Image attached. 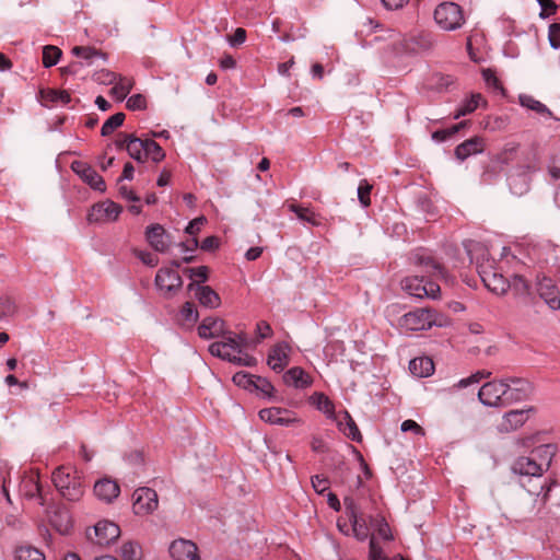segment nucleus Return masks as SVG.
<instances>
[{
  "instance_id": "1",
  "label": "nucleus",
  "mask_w": 560,
  "mask_h": 560,
  "mask_svg": "<svg viewBox=\"0 0 560 560\" xmlns=\"http://www.w3.org/2000/svg\"><path fill=\"white\" fill-rule=\"evenodd\" d=\"M52 482L60 494L69 501H79L85 492L81 472L71 465L56 468L52 472Z\"/></svg>"
},
{
  "instance_id": "2",
  "label": "nucleus",
  "mask_w": 560,
  "mask_h": 560,
  "mask_svg": "<svg viewBox=\"0 0 560 560\" xmlns=\"http://www.w3.org/2000/svg\"><path fill=\"white\" fill-rule=\"evenodd\" d=\"M387 34L385 38L390 40L393 49L397 54H418L430 50L434 45L433 36L430 32H417L402 36L394 30H388Z\"/></svg>"
},
{
  "instance_id": "3",
  "label": "nucleus",
  "mask_w": 560,
  "mask_h": 560,
  "mask_svg": "<svg viewBox=\"0 0 560 560\" xmlns=\"http://www.w3.org/2000/svg\"><path fill=\"white\" fill-rule=\"evenodd\" d=\"M448 325V318L431 308H418L400 317L399 326L407 331L430 329Z\"/></svg>"
},
{
  "instance_id": "4",
  "label": "nucleus",
  "mask_w": 560,
  "mask_h": 560,
  "mask_svg": "<svg viewBox=\"0 0 560 560\" xmlns=\"http://www.w3.org/2000/svg\"><path fill=\"white\" fill-rule=\"evenodd\" d=\"M434 20L444 31H455L465 23L463 9L455 2H442L434 10Z\"/></svg>"
},
{
  "instance_id": "5",
  "label": "nucleus",
  "mask_w": 560,
  "mask_h": 560,
  "mask_svg": "<svg viewBox=\"0 0 560 560\" xmlns=\"http://www.w3.org/2000/svg\"><path fill=\"white\" fill-rule=\"evenodd\" d=\"M247 346L248 339L246 335L238 334L237 336L233 337L231 334H229V336H223L222 341L212 342L209 346V351L212 355L232 362L233 359L236 358V353H241V347Z\"/></svg>"
},
{
  "instance_id": "6",
  "label": "nucleus",
  "mask_w": 560,
  "mask_h": 560,
  "mask_svg": "<svg viewBox=\"0 0 560 560\" xmlns=\"http://www.w3.org/2000/svg\"><path fill=\"white\" fill-rule=\"evenodd\" d=\"M402 290L415 298L436 299L440 293V285L434 281L425 280L424 276H410L401 280Z\"/></svg>"
},
{
  "instance_id": "7",
  "label": "nucleus",
  "mask_w": 560,
  "mask_h": 560,
  "mask_svg": "<svg viewBox=\"0 0 560 560\" xmlns=\"http://www.w3.org/2000/svg\"><path fill=\"white\" fill-rule=\"evenodd\" d=\"M506 393H509V387H506L504 378L491 381L481 386L478 398L486 406L500 407L509 405Z\"/></svg>"
},
{
  "instance_id": "8",
  "label": "nucleus",
  "mask_w": 560,
  "mask_h": 560,
  "mask_svg": "<svg viewBox=\"0 0 560 560\" xmlns=\"http://www.w3.org/2000/svg\"><path fill=\"white\" fill-rule=\"evenodd\" d=\"M120 536V528L117 524L103 520L95 524L93 528L86 530L88 539L100 547H107Z\"/></svg>"
},
{
  "instance_id": "9",
  "label": "nucleus",
  "mask_w": 560,
  "mask_h": 560,
  "mask_svg": "<svg viewBox=\"0 0 560 560\" xmlns=\"http://www.w3.org/2000/svg\"><path fill=\"white\" fill-rule=\"evenodd\" d=\"M121 211L122 208L112 200L101 201L91 208L88 214V221L90 223H105L116 221Z\"/></svg>"
},
{
  "instance_id": "10",
  "label": "nucleus",
  "mask_w": 560,
  "mask_h": 560,
  "mask_svg": "<svg viewBox=\"0 0 560 560\" xmlns=\"http://www.w3.org/2000/svg\"><path fill=\"white\" fill-rule=\"evenodd\" d=\"M133 512L138 515H147L156 510L159 500L156 492L151 488H139L133 492Z\"/></svg>"
},
{
  "instance_id": "11",
  "label": "nucleus",
  "mask_w": 560,
  "mask_h": 560,
  "mask_svg": "<svg viewBox=\"0 0 560 560\" xmlns=\"http://www.w3.org/2000/svg\"><path fill=\"white\" fill-rule=\"evenodd\" d=\"M259 418L267 423L284 427L301 422L295 412L280 407L261 409L259 411Z\"/></svg>"
},
{
  "instance_id": "12",
  "label": "nucleus",
  "mask_w": 560,
  "mask_h": 560,
  "mask_svg": "<svg viewBox=\"0 0 560 560\" xmlns=\"http://www.w3.org/2000/svg\"><path fill=\"white\" fill-rule=\"evenodd\" d=\"M536 293L551 311L560 310V291L550 278L542 277L537 280Z\"/></svg>"
},
{
  "instance_id": "13",
  "label": "nucleus",
  "mask_w": 560,
  "mask_h": 560,
  "mask_svg": "<svg viewBox=\"0 0 560 560\" xmlns=\"http://www.w3.org/2000/svg\"><path fill=\"white\" fill-rule=\"evenodd\" d=\"M156 287L171 296L175 294L183 285L182 277L172 268H161L155 276Z\"/></svg>"
},
{
  "instance_id": "14",
  "label": "nucleus",
  "mask_w": 560,
  "mask_h": 560,
  "mask_svg": "<svg viewBox=\"0 0 560 560\" xmlns=\"http://www.w3.org/2000/svg\"><path fill=\"white\" fill-rule=\"evenodd\" d=\"M478 272L483 284L495 294H504L509 290V280L498 273L491 266H478Z\"/></svg>"
},
{
  "instance_id": "15",
  "label": "nucleus",
  "mask_w": 560,
  "mask_h": 560,
  "mask_svg": "<svg viewBox=\"0 0 560 560\" xmlns=\"http://www.w3.org/2000/svg\"><path fill=\"white\" fill-rule=\"evenodd\" d=\"M71 168L93 189L102 192L105 191L106 185L103 177L92 166L82 161H74L71 164Z\"/></svg>"
},
{
  "instance_id": "16",
  "label": "nucleus",
  "mask_w": 560,
  "mask_h": 560,
  "mask_svg": "<svg viewBox=\"0 0 560 560\" xmlns=\"http://www.w3.org/2000/svg\"><path fill=\"white\" fill-rule=\"evenodd\" d=\"M170 555L173 560H200L197 545L187 539H176L170 546Z\"/></svg>"
},
{
  "instance_id": "17",
  "label": "nucleus",
  "mask_w": 560,
  "mask_h": 560,
  "mask_svg": "<svg viewBox=\"0 0 560 560\" xmlns=\"http://www.w3.org/2000/svg\"><path fill=\"white\" fill-rule=\"evenodd\" d=\"M504 383L509 387L508 402L521 401L529 397L533 392L532 384L524 378L520 377H505Z\"/></svg>"
},
{
  "instance_id": "18",
  "label": "nucleus",
  "mask_w": 560,
  "mask_h": 560,
  "mask_svg": "<svg viewBox=\"0 0 560 560\" xmlns=\"http://www.w3.org/2000/svg\"><path fill=\"white\" fill-rule=\"evenodd\" d=\"M145 237L151 247L160 253H164L171 245V236L160 224H152L147 228Z\"/></svg>"
},
{
  "instance_id": "19",
  "label": "nucleus",
  "mask_w": 560,
  "mask_h": 560,
  "mask_svg": "<svg viewBox=\"0 0 560 560\" xmlns=\"http://www.w3.org/2000/svg\"><path fill=\"white\" fill-rule=\"evenodd\" d=\"M512 470L521 476L540 478L545 470L530 454L517 457L512 464Z\"/></svg>"
},
{
  "instance_id": "20",
  "label": "nucleus",
  "mask_w": 560,
  "mask_h": 560,
  "mask_svg": "<svg viewBox=\"0 0 560 560\" xmlns=\"http://www.w3.org/2000/svg\"><path fill=\"white\" fill-rule=\"evenodd\" d=\"M532 410V408L515 409L506 412L498 427L499 431L508 433L521 428L528 420Z\"/></svg>"
},
{
  "instance_id": "21",
  "label": "nucleus",
  "mask_w": 560,
  "mask_h": 560,
  "mask_svg": "<svg viewBox=\"0 0 560 560\" xmlns=\"http://www.w3.org/2000/svg\"><path fill=\"white\" fill-rule=\"evenodd\" d=\"M291 348L285 342L277 343L268 354L267 363L276 372H281L289 364Z\"/></svg>"
},
{
  "instance_id": "22",
  "label": "nucleus",
  "mask_w": 560,
  "mask_h": 560,
  "mask_svg": "<svg viewBox=\"0 0 560 560\" xmlns=\"http://www.w3.org/2000/svg\"><path fill=\"white\" fill-rule=\"evenodd\" d=\"M225 323L218 317H206L198 326V335L203 339L225 336Z\"/></svg>"
},
{
  "instance_id": "23",
  "label": "nucleus",
  "mask_w": 560,
  "mask_h": 560,
  "mask_svg": "<svg viewBox=\"0 0 560 560\" xmlns=\"http://www.w3.org/2000/svg\"><path fill=\"white\" fill-rule=\"evenodd\" d=\"M486 141L482 137L475 136L460 144L455 149V156L464 161L472 154L481 153L485 150Z\"/></svg>"
},
{
  "instance_id": "24",
  "label": "nucleus",
  "mask_w": 560,
  "mask_h": 560,
  "mask_svg": "<svg viewBox=\"0 0 560 560\" xmlns=\"http://www.w3.org/2000/svg\"><path fill=\"white\" fill-rule=\"evenodd\" d=\"M189 291H196V296L199 303L206 307L215 308L220 305L221 300L219 294L208 285H197L195 282H191L188 285Z\"/></svg>"
},
{
  "instance_id": "25",
  "label": "nucleus",
  "mask_w": 560,
  "mask_h": 560,
  "mask_svg": "<svg viewBox=\"0 0 560 560\" xmlns=\"http://www.w3.org/2000/svg\"><path fill=\"white\" fill-rule=\"evenodd\" d=\"M119 492L118 483L108 478L98 480L94 486L95 495L105 502H112L118 497Z\"/></svg>"
},
{
  "instance_id": "26",
  "label": "nucleus",
  "mask_w": 560,
  "mask_h": 560,
  "mask_svg": "<svg viewBox=\"0 0 560 560\" xmlns=\"http://www.w3.org/2000/svg\"><path fill=\"white\" fill-rule=\"evenodd\" d=\"M283 381L287 385L295 388H307L313 383L311 375L299 366L288 370L283 375Z\"/></svg>"
},
{
  "instance_id": "27",
  "label": "nucleus",
  "mask_w": 560,
  "mask_h": 560,
  "mask_svg": "<svg viewBox=\"0 0 560 560\" xmlns=\"http://www.w3.org/2000/svg\"><path fill=\"white\" fill-rule=\"evenodd\" d=\"M555 454L556 446L553 444H541L530 452V456L537 460L545 471L549 469Z\"/></svg>"
},
{
  "instance_id": "28",
  "label": "nucleus",
  "mask_w": 560,
  "mask_h": 560,
  "mask_svg": "<svg viewBox=\"0 0 560 560\" xmlns=\"http://www.w3.org/2000/svg\"><path fill=\"white\" fill-rule=\"evenodd\" d=\"M409 370L416 376L427 377L434 372V363L428 357L416 358L410 361Z\"/></svg>"
},
{
  "instance_id": "29",
  "label": "nucleus",
  "mask_w": 560,
  "mask_h": 560,
  "mask_svg": "<svg viewBox=\"0 0 560 560\" xmlns=\"http://www.w3.org/2000/svg\"><path fill=\"white\" fill-rule=\"evenodd\" d=\"M40 98L45 106H49L55 103L68 104L71 101V96L68 91L54 89L40 90Z\"/></svg>"
},
{
  "instance_id": "30",
  "label": "nucleus",
  "mask_w": 560,
  "mask_h": 560,
  "mask_svg": "<svg viewBox=\"0 0 560 560\" xmlns=\"http://www.w3.org/2000/svg\"><path fill=\"white\" fill-rule=\"evenodd\" d=\"M417 264L424 268V272L436 278H446L444 267L431 256L417 255Z\"/></svg>"
},
{
  "instance_id": "31",
  "label": "nucleus",
  "mask_w": 560,
  "mask_h": 560,
  "mask_svg": "<svg viewBox=\"0 0 560 560\" xmlns=\"http://www.w3.org/2000/svg\"><path fill=\"white\" fill-rule=\"evenodd\" d=\"M133 79L119 74L118 79L113 84L114 86L110 89L109 94L116 97L117 101L121 102L130 93L131 89L133 88Z\"/></svg>"
},
{
  "instance_id": "32",
  "label": "nucleus",
  "mask_w": 560,
  "mask_h": 560,
  "mask_svg": "<svg viewBox=\"0 0 560 560\" xmlns=\"http://www.w3.org/2000/svg\"><path fill=\"white\" fill-rule=\"evenodd\" d=\"M338 427L347 438L355 442L361 441L362 435L348 411H345L343 416L338 420Z\"/></svg>"
},
{
  "instance_id": "33",
  "label": "nucleus",
  "mask_w": 560,
  "mask_h": 560,
  "mask_svg": "<svg viewBox=\"0 0 560 560\" xmlns=\"http://www.w3.org/2000/svg\"><path fill=\"white\" fill-rule=\"evenodd\" d=\"M72 54L77 57L83 58L88 61V65H92L94 59H102L106 61L107 55L91 46H74Z\"/></svg>"
},
{
  "instance_id": "34",
  "label": "nucleus",
  "mask_w": 560,
  "mask_h": 560,
  "mask_svg": "<svg viewBox=\"0 0 560 560\" xmlns=\"http://www.w3.org/2000/svg\"><path fill=\"white\" fill-rule=\"evenodd\" d=\"M481 102L486 104V101L480 93L472 94L456 109L454 113V119H458L462 116L474 113L479 107Z\"/></svg>"
},
{
  "instance_id": "35",
  "label": "nucleus",
  "mask_w": 560,
  "mask_h": 560,
  "mask_svg": "<svg viewBox=\"0 0 560 560\" xmlns=\"http://www.w3.org/2000/svg\"><path fill=\"white\" fill-rule=\"evenodd\" d=\"M350 522L352 525V532L354 536L360 540H364L369 535V528L364 516L358 514L354 509H351Z\"/></svg>"
},
{
  "instance_id": "36",
  "label": "nucleus",
  "mask_w": 560,
  "mask_h": 560,
  "mask_svg": "<svg viewBox=\"0 0 560 560\" xmlns=\"http://www.w3.org/2000/svg\"><path fill=\"white\" fill-rule=\"evenodd\" d=\"M22 490L25 497L35 498L38 497L39 504L44 505L45 500L42 494V486L36 476L27 477L22 483Z\"/></svg>"
},
{
  "instance_id": "37",
  "label": "nucleus",
  "mask_w": 560,
  "mask_h": 560,
  "mask_svg": "<svg viewBox=\"0 0 560 560\" xmlns=\"http://www.w3.org/2000/svg\"><path fill=\"white\" fill-rule=\"evenodd\" d=\"M289 208L301 221L307 222L314 226H318L320 224V217L312 209L299 205H290Z\"/></svg>"
},
{
  "instance_id": "38",
  "label": "nucleus",
  "mask_w": 560,
  "mask_h": 560,
  "mask_svg": "<svg viewBox=\"0 0 560 560\" xmlns=\"http://www.w3.org/2000/svg\"><path fill=\"white\" fill-rule=\"evenodd\" d=\"M198 312L195 307V304L191 302H186L179 312V323L185 327H191L198 319Z\"/></svg>"
},
{
  "instance_id": "39",
  "label": "nucleus",
  "mask_w": 560,
  "mask_h": 560,
  "mask_svg": "<svg viewBox=\"0 0 560 560\" xmlns=\"http://www.w3.org/2000/svg\"><path fill=\"white\" fill-rule=\"evenodd\" d=\"M144 149L145 140L137 137H131V140L127 143V152L129 155L138 162H144Z\"/></svg>"
},
{
  "instance_id": "40",
  "label": "nucleus",
  "mask_w": 560,
  "mask_h": 560,
  "mask_svg": "<svg viewBox=\"0 0 560 560\" xmlns=\"http://www.w3.org/2000/svg\"><path fill=\"white\" fill-rule=\"evenodd\" d=\"M15 560H45V556L42 550L25 545L15 549Z\"/></svg>"
},
{
  "instance_id": "41",
  "label": "nucleus",
  "mask_w": 560,
  "mask_h": 560,
  "mask_svg": "<svg viewBox=\"0 0 560 560\" xmlns=\"http://www.w3.org/2000/svg\"><path fill=\"white\" fill-rule=\"evenodd\" d=\"M311 402L316 406V408L324 413L331 417L334 415V404L329 400V398L323 393H314L310 397Z\"/></svg>"
},
{
  "instance_id": "42",
  "label": "nucleus",
  "mask_w": 560,
  "mask_h": 560,
  "mask_svg": "<svg viewBox=\"0 0 560 560\" xmlns=\"http://www.w3.org/2000/svg\"><path fill=\"white\" fill-rule=\"evenodd\" d=\"M520 104L523 107L534 110L540 115L551 116V112L548 109V107L530 95H520Z\"/></svg>"
},
{
  "instance_id": "43",
  "label": "nucleus",
  "mask_w": 560,
  "mask_h": 560,
  "mask_svg": "<svg viewBox=\"0 0 560 560\" xmlns=\"http://www.w3.org/2000/svg\"><path fill=\"white\" fill-rule=\"evenodd\" d=\"M62 51L57 46L47 45L43 48V66L45 68H50L58 63Z\"/></svg>"
},
{
  "instance_id": "44",
  "label": "nucleus",
  "mask_w": 560,
  "mask_h": 560,
  "mask_svg": "<svg viewBox=\"0 0 560 560\" xmlns=\"http://www.w3.org/2000/svg\"><path fill=\"white\" fill-rule=\"evenodd\" d=\"M468 125V120L460 121L450 128L436 130L432 133V139L436 142H443L447 139L452 138L455 133H457L462 128Z\"/></svg>"
},
{
  "instance_id": "45",
  "label": "nucleus",
  "mask_w": 560,
  "mask_h": 560,
  "mask_svg": "<svg viewBox=\"0 0 560 560\" xmlns=\"http://www.w3.org/2000/svg\"><path fill=\"white\" fill-rule=\"evenodd\" d=\"M125 114L124 113H117L113 116H110L102 126L101 135L103 137H107L112 135L118 127H120L124 124L125 120Z\"/></svg>"
},
{
  "instance_id": "46",
  "label": "nucleus",
  "mask_w": 560,
  "mask_h": 560,
  "mask_svg": "<svg viewBox=\"0 0 560 560\" xmlns=\"http://www.w3.org/2000/svg\"><path fill=\"white\" fill-rule=\"evenodd\" d=\"M148 158H151L154 162H160L165 158V153L160 144L151 139L145 140L144 161Z\"/></svg>"
},
{
  "instance_id": "47",
  "label": "nucleus",
  "mask_w": 560,
  "mask_h": 560,
  "mask_svg": "<svg viewBox=\"0 0 560 560\" xmlns=\"http://www.w3.org/2000/svg\"><path fill=\"white\" fill-rule=\"evenodd\" d=\"M509 289L512 290L516 295L529 294V283L523 276L520 275H514L512 279L509 280Z\"/></svg>"
},
{
  "instance_id": "48",
  "label": "nucleus",
  "mask_w": 560,
  "mask_h": 560,
  "mask_svg": "<svg viewBox=\"0 0 560 560\" xmlns=\"http://www.w3.org/2000/svg\"><path fill=\"white\" fill-rule=\"evenodd\" d=\"M491 374L492 373L490 371H486V370L478 371L466 378H462L456 384H454L453 387L458 388V389L466 388L469 385L479 383L483 378H489L491 376Z\"/></svg>"
},
{
  "instance_id": "49",
  "label": "nucleus",
  "mask_w": 560,
  "mask_h": 560,
  "mask_svg": "<svg viewBox=\"0 0 560 560\" xmlns=\"http://www.w3.org/2000/svg\"><path fill=\"white\" fill-rule=\"evenodd\" d=\"M556 486V482H540L538 487H535L534 489H528V492L533 495H536L537 498L540 497L541 505H545L551 495L552 488Z\"/></svg>"
},
{
  "instance_id": "50",
  "label": "nucleus",
  "mask_w": 560,
  "mask_h": 560,
  "mask_svg": "<svg viewBox=\"0 0 560 560\" xmlns=\"http://www.w3.org/2000/svg\"><path fill=\"white\" fill-rule=\"evenodd\" d=\"M141 548L131 541L125 542L120 549L122 560H141Z\"/></svg>"
},
{
  "instance_id": "51",
  "label": "nucleus",
  "mask_w": 560,
  "mask_h": 560,
  "mask_svg": "<svg viewBox=\"0 0 560 560\" xmlns=\"http://www.w3.org/2000/svg\"><path fill=\"white\" fill-rule=\"evenodd\" d=\"M372 190V185L369 184L366 179H362L358 187V198L360 203L363 207H369L371 203L370 194Z\"/></svg>"
},
{
  "instance_id": "52",
  "label": "nucleus",
  "mask_w": 560,
  "mask_h": 560,
  "mask_svg": "<svg viewBox=\"0 0 560 560\" xmlns=\"http://www.w3.org/2000/svg\"><path fill=\"white\" fill-rule=\"evenodd\" d=\"M118 75L119 74H117L113 71L103 69L93 74V80L100 84L110 85L116 82V80L118 79Z\"/></svg>"
},
{
  "instance_id": "53",
  "label": "nucleus",
  "mask_w": 560,
  "mask_h": 560,
  "mask_svg": "<svg viewBox=\"0 0 560 560\" xmlns=\"http://www.w3.org/2000/svg\"><path fill=\"white\" fill-rule=\"evenodd\" d=\"M369 559L370 560H405L404 558H400V557L394 558V559H388L386 556H384L381 546L376 542L374 537H372L370 540Z\"/></svg>"
},
{
  "instance_id": "54",
  "label": "nucleus",
  "mask_w": 560,
  "mask_h": 560,
  "mask_svg": "<svg viewBox=\"0 0 560 560\" xmlns=\"http://www.w3.org/2000/svg\"><path fill=\"white\" fill-rule=\"evenodd\" d=\"M523 172H535L539 167V161L536 152L533 150L526 152L524 163L521 165Z\"/></svg>"
},
{
  "instance_id": "55",
  "label": "nucleus",
  "mask_w": 560,
  "mask_h": 560,
  "mask_svg": "<svg viewBox=\"0 0 560 560\" xmlns=\"http://www.w3.org/2000/svg\"><path fill=\"white\" fill-rule=\"evenodd\" d=\"M130 110H142L147 107V100L142 94L131 95L126 104Z\"/></svg>"
},
{
  "instance_id": "56",
  "label": "nucleus",
  "mask_w": 560,
  "mask_h": 560,
  "mask_svg": "<svg viewBox=\"0 0 560 560\" xmlns=\"http://www.w3.org/2000/svg\"><path fill=\"white\" fill-rule=\"evenodd\" d=\"M233 382L241 387L250 388L254 386L255 376L244 372H238L233 376Z\"/></svg>"
},
{
  "instance_id": "57",
  "label": "nucleus",
  "mask_w": 560,
  "mask_h": 560,
  "mask_svg": "<svg viewBox=\"0 0 560 560\" xmlns=\"http://www.w3.org/2000/svg\"><path fill=\"white\" fill-rule=\"evenodd\" d=\"M244 348L245 347H241V353H236V358L233 359L232 362L244 366L255 365L257 360L254 357L249 355L248 353L244 352Z\"/></svg>"
},
{
  "instance_id": "58",
  "label": "nucleus",
  "mask_w": 560,
  "mask_h": 560,
  "mask_svg": "<svg viewBox=\"0 0 560 560\" xmlns=\"http://www.w3.org/2000/svg\"><path fill=\"white\" fill-rule=\"evenodd\" d=\"M548 37L553 48L560 47V23H553L549 26Z\"/></svg>"
},
{
  "instance_id": "59",
  "label": "nucleus",
  "mask_w": 560,
  "mask_h": 560,
  "mask_svg": "<svg viewBox=\"0 0 560 560\" xmlns=\"http://www.w3.org/2000/svg\"><path fill=\"white\" fill-rule=\"evenodd\" d=\"M256 334L257 341L259 342L260 340L268 338L272 335L271 326L267 322L260 320L256 325Z\"/></svg>"
},
{
  "instance_id": "60",
  "label": "nucleus",
  "mask_w": 560,
  "mask_h": 560,
  "mask_svg": "<svg viewBox=\"0 0 560 560\" xmlns=\"http://www.w3.org/2000/svg\"><path fill=\"white\" fill-rule=\"evenodd\" d=\"M482 75L488 86L492 88L493 90L503 89L501 82L499 81L494 72L491 71L490 69L483 70Z\"/></svg>"
},
{
  "instance_id": "61",
  "label": "nucleus",
  "mask_w": 560,
  "mask_h": 560,
  "mask_svg": "<svg viewBox=\"0 0 560 560\" xmlns=\"http://www.w3.org/2000/svg\"><path fill=\"white\" fill-rule=\"evenodd\" d=\"M312 486L317 493H324L329 488V480L326 477L316 475L312 477Z\"/></svg>"
},
{
  "instance_id": "62",
  "label": "nucleus",
  "mask_w": 560,
  "mask_h": 560,
  "mask_svg": "<svg viewBox=\"0 0 560 560\" xmlns=\"http://www.w3.org/2000/svg\"><path fill=\"white\" fill-rule=\"evenodd\" d=\"M254 387L268 396H271L273 392L272 384L266 378L259 376L255 377Z\"/></svg>"
},
{
  "instance_id": "63",
  "label": "nucleus",
  "mask_w": 560,
  "mask_h": 560,
  "mask_svg": "<svg viewBox=\"0 0 560 560\" xmlns=\"http://www.w3.org/2000/svg\"><path fill=\"white\" fill-rule=\"evenodd\" d=\"M541 7L540 18L545 19L556 13L557 4L553 0H537Z\"/></svg>"
},
{
  "instance_id": "64",
  "label": "nucleus",
  "mask_w": 560,
  "mask_h": 560,
  "mask_svg": "<svg viewBox=\"0 0 560 560\" xmlns=\"http://www.w3.org/2000/svg\"><path fill=\"white\" fill-rule=\"evenodd\" d=\"M190 278H199L201 281H206L209 275V268L206 266H200L196 268H187L185 270Z\"/></svg>"
}]
</instances>
